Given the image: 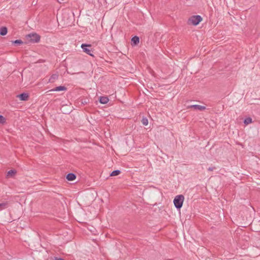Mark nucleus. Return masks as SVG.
Instances as JSON below:
<instances>
[{
  "label": "nucleus",
  "mask_w": 260,
  "mask_h": 260,
  "mask_svg": "<svg viewBox=\"0 0 260 260\" xmlns=\"http://www.w3.org/2000/svg\"><path fill=\"white\" fill-rule=\"evenodd\" d=\"M203 19L200 15H193L191 16L188 20V24L193 25H197L202 21Z\"/></svg>",
  "instance_id": "f03ea898"
},
{
  "label": "nucleus",
  "mask_w": 260,
  "mask_h": 260,
  "mask_svg": "<svg viewBox=\"0 0 260 260\" xmlns=\"http://www.w3.org/2000/svg\"><path fill=\"white\" fill-rule=\"evenodd\" d=\"M26 40L29 43H37L40 40V36L36 33H31L25 36Z\"/></svg>",
  "instance_id": "f257e3e1"
},
{
  "label": "nucleus",
  "mask_w": 260,
  "mask_h": 260,
  "mask_svg": "<svg viewBox=\"0 0 260 260\" xmlns=\"http://www.w3.org/2000/svg\"><path fill=\"white\" fill-rule=\"evenodd\" d=\"M66 178L69 181H73L76 179V175L73 173H70L67 175Z\"/></svg>",
  "instance_id": "9d476101"
},
{
  "label": "nucleus",
  "mask_w": 260,
  "mask_h": 260,
  "mask_svg": "<svg viewBox=\"0 0 260 260\" xmlns=\"http://www.w3.org/2000/svg\"><path fill=\"white\" fill-rule=\"evenodd\" d=\"M184 200V196H175L173 201L175 207L177 209H180L182 206Z\"/></svg>",
  "instance_id": "7ed1b4c3"
},
{
  "label": "nucleus",
  "mask_w": 260,
  "mask_h": 260,
  "mask_svg": "<svg viewBox=\"0 0 260 260\" xmlns=\"http://www.w3.org/2000/svg\"><path fill=\"white\" fill-rule=\"evenodd\" d=\"M214 169H215V168H210H210H208V170L209 171H213V170H214Z\"/></svg>",
  "instance_id": "aec40b11"
},
{
  "label": "nucleus",
  "mask_w": 260,
  "mask_h": 260,
  "mask_svg": "<svg viewBox=\"0 0 260 260\" xmlns=\"http://www.w3.org/2000/svg\"><path fill=\"white\" fill-rule=\"evenodd\" d=\"M58 78V75L57 74H53L49 78V82L50 83L54 82Z\"/></svg>",
  "instance_id": "1a4fd4ad"
},
{
  "label": "nucleus",
  "mask_w": 260,
  "mask_h": 260,
  "mask_svg": "<svg viewBox=\"0 0 260 260\" xmlns=\"http://www.w3.org/2000/svg\"><path fill=\"white\" fill-rule=\"evenodd\" d=\"M142 122L144 125H147L148 124V119L146 118H143Z\"/></svg>",
  "instance_id": "a211bd4d"
},
{
  "label": "nucleus",
  "mask_w": 260,
  "mask_h": 260,
  "mask_svg": "<svg viewBox=\"0 0 260 260\" xmlns=\"http://www.w3.org/2000/svg\"><path fill=\"white\" fill-rule=\"evenodd\" d=\"M88 47H91V45H87L85 44H83L81 45V48H82L83 51L87 54L92 56V54L91 53V50L88 48Z\"/></svg>",
  "instance_id": "20e7f679"
},
{
  "label": "nucleus",
  "mask_w": 260,
  "mask_h": 260,
  "mask_svg": "<svg viewBox=\"0 0 260 260\" xmlns=\"http://www.w3.org/2000/svg\"><path fill=\"white\" fill-rule=\"evenodd\" d=\"M6 119L2 115H0V124H4L6 123Z\"/></svg>",
  "instance_id": "f3484780"
},
{
  "label": "nucleus",
  "mask_w": 260,
  "mask_h": 260,
  "mask_svg": "<svg viewBox=\"0 0 260 260\" xmlns=\"http://www.w3.org/2000/svg\"><path fill=\"white\" fill-rule=\"evenodd\" d=\"M13 43L17 44H22V41L20 40H16L15 41H14Z\"/></svg>",
  "instance_id": "6ab92c4d"
},
{
  "label": "nucleus",
  "mask_w": 260,
  "mask_h": 260,
  "mask_svg": "<svg viewBox=\"0 0 260 260\" xmlns=\"http://www.w3.org/2000/svg\"><path fill=\"white\" fill-rule=\"evenodd\" d=\"M7 28L6 27H2L0 28V34L2 36H5L7 33Z\"/></svg>",
  "instance_id": "ddd939ff"
},
{
  "label": "nucleus",
  "mask_w": 260,
  "mask_h": 260,
  "mask_svg": "<svg viewBox=\"0 0 260 260\" xmlns=\"http://www.w3.org/2000/svg\"><path fill=\"white\" fill-rule=\"evenodd\" d=\"M120 173V171L119 170H115V171H113L111 174H110V176H117L118 175H119Z\"/></svg>",
  "instance_id": "dca6fc26"
},
{
  "label": "nucleus",
  "mask_w": 260,
  "mask_h": 260,
  "mask_svg": "<svg viewBox=\"0 0 260 260\" xmlns=\"http://www.w3.org/2000/svg\"><path fill=\"white\" fill-rule=\"evenodd\" d=\"M252 122V119L250 117H247L245 119L244 121V123L246 125H248L250 123H251Z\"/></svg>",
  "instance_id": "4468645a"
},
{
  "label": "nucleus",
  "mask_w": 260,
  "mask_h": 260,
  "mask_svg": "<svg viewBox=\"0 0 260 260\" xmlns=\"http://www.w3.org/2000/svg\"><path fill=\"white\" fill-rule=\"evenodd\" d=\"M16 174V171L15 170H11L7 172V177L11 178L14 177Z\"/></svg>",
  "instance_id": "6e6552de"
},
{
  "label": "nucleus",
  "mask_w": 260,
  "mask_h": 260,
  "mask_svg": "<svg viewBox=\"0 0 260 260\" xmlns=\"http://www.w3.org/2000/svg\"><path fill=\"white\" fill-rule=\"evenodd\" d=\"M132 43L136 45L139 43V38L138 37L135 36L132 39Z\"/></svg>",
  "instance_id": "f8f14e48"
},
{
  "label": "nucleus",
  "mask_w": 260,
  "mask_h": 260,
  "mask_svg": "<svg viewBox=\"0 0 260 260\" xmlns=\"http://www.w3.org/2000/svg\"><path fill=\"white\" fill-rule=\"evenodd\" d=\"M191 107L194 108L196 110H198L200 111H203L206 109L205 107L199 105H192L191 106Z\"/></svg>",
  "instance_id": "423d86ee"
},
{
  "label": "nucleus",
  "mask_w": 260,
  "mask_h": 260,
  "mask_svg": "<svg viewBox=\"0 0 260 260\" xmlns=\"http://www.w3.org/2000/svg\"><path fill=\"white\" fill-rule=\"evenodd\" d=\"M8 206V204L7 202H3L0 203V210L4 209L6 208Z\"/></svg>",
  "instance_id": "2eb2a0df"
},
{
  "label": "nucleus",
  "mask_w": 260,
  "mask_h": 260,
  "mask_svg": "<svg viewBox=\"0 0 260 260\" xmlns=\"http://www.w3.org/2000/svg\"><path fill=\"white\" fill-rule=\"evenodd\" d=\"M67 90V88L63 86H59L58 87H56V88L52 89L50 91H65Z\"/></svg>",
  "instance_id": "0eeeda50"
},
{
  "label": "nucleus",
  "mask_w": 260,
  "mask_h": 260,
  "mask_svg": "<svg viewBox=\"0 0 260 260\" xmlns=\"http://www.w3.org/2000/svg\"><path fill=\"white\" fill-rule=\"evenodd\" d=\"M21 101H27L28 99V94L26 93H22L17 96Z\"/></svg>",
  "instance_id": "39448f33"
},
{
  "label": "nucleus",
  "mask_w": 260,
  "mask_h": 260,
  "mask_svg": "<svg viewBox=\"0 0 260 260\" xmlns=\"http://www.w3.org/2000/svg\"><path fill=\"white\" fill-rule=\"evenodd\" d=\"M109 102V99L106 96H102L100 99V102L102 104H105Z\"/></svg>",
  "instance_id": "9b49d317"
}]
</instances>
